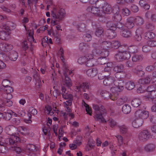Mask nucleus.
Instances as JSON below:
<instances>
[{
    "mask_svg": "<svg viewBox=\"0 0 156 156\" xmlns=\"http://www.w3.org/2000/svg\"><path fill=\"white\" fill-rule=\"evenodd\" d=\"M51 15L52 17L51 20V25L54 26L58 25L59 22L62 20L65 15V11L62 8L59 9L56 6L53 7V10L51 12Z\"/></svg>",
    "mask_w": 156,
    "mask_h": 156,
    "instance_id": "nucleus-1",
    "label": "nucleus"
},
{
    "mask_svg": "<svg viewBox=\"0 0 156 156\" xmlns=\"http://www.w3.org/2000/svg\"><path fill=\"white\" fill-rule=\"evenodd\" d=\"M93 108L94 110L95 115L94 117L97 119L96 121L101 119L102 123H105L106 121L103 116L106 114V110L104 106L101 104H93Z\"/></svg>",
    "mask_w": 156,
    "mask_h": 156,
    "instance_id": "nucleus-2",
    "label": "nucleus"
},
{
    "mask_svg": "<svg viewBox=\"0 0 156 156\" xmlns=\"http://www.w3.org/2000/svg\"><path fill=\"white\" fill-rule=\"evenodd\" d=\"M0 27L3 30L4 29L7 31L6 32L3 30L0 31V38L3 40H6L7 39V37L10 34L9 31L10 30V27L5 24L1 25Z\"/></svg>",
    "mask_w": 156,
    "mask_h": 156,
    "instance_id": "nucleus-3",
    "label": "nucleus"
},
{
    "mask_svg": "<svg viewBox=\"0 0 156 156\" xmlns=\"http://www.w3.org/2000/svg\"><path fill=\"white\" fill-rule=\"evenodd\" d=\"M131 55L128 51H125L123 53H119L116 54L115 57L118 61H121L124 60L129 59Z\"/></svg>",
    "mask_w": 156,
    "mask_h": 156,
    "instance_id": "nucleus-4",
    "label": "nucleus"
},
{
    "mask_svg": "<svg viewBox=\"0 0 156 156\" xmlns=\"http://www.w3.org/2000/svg\"><path fill=\"white\" fill-rule=\"evenodd\" d=\"M14 142L11 139L7 138L5 140H3L2 137H0V146H2L3 147L2 148L0 149L1 150H2L3 152H5V150L6 149H7L6 146L10 145V144H13Z\"/></svg>",
    "mask_w": 156,
    "mask_h": 156,
    "instance_id": "nucleus-5",
    "label": "nucleus"
},
{
    "mask_svg": "<svg viewBox=\"0 0 156 156\" xmlns=\"http://www.w3.org/2000/svg\"><path fill=\"white\" fill-rule=\"evenodd\" d=\"M135 115L136 118L141 119L143 120L147 119L148 117L149 113L147 111L139 109L136 112Z\"/></svg>",
    "mask_w": 156,
    "mask_h": 156,
    "instance_id": "nucleus-6",
    "label": "nucleus"
},
{
    "mask_svg": "<svg viewBox=\"0 0 156 156\" xmlns=\"http://www.w3.org/2000/svg\"><path fill=\"white\" fill-rule=\"evenodd\" d=\"M124 68V65L122 64H119L113 67V70L116 73L115 74V77L117 79H119L121 77L118 76L119 73H122Z\"/></svg>",
    "mask_w": 156,
    "mask_h": 156,
    "instance_id": "nucleus-7",
    "label": "nucleus"
},
{
    "mask_svg": "<svg viewBox=\"0 0 156 156\" xmlns=\"http://www.w3.org/2000/svg\"><path fill=\"white\" fill-rule=\"evenodd\" d=\"M150 135V133L147 130H143L139 134L138 138L140 140L145 141L149 139Z\"/></svg>",
    "mask_w": 156,
    "mask_h": 156,
    "instance_id": "nucleus-8",
    "label": "nucleus"
},
{
    "mask_svg": "<svg viewBox=\"0 0 156 156\" xmlns=\"http://www.w3.org/2000/svg\"><path fill=\"white\" fill-rule=\"evenodd\" d=\"M143 67L140 65L137 66L132 69V72L139 76L142 77L144 75V72L143 71Z\"/></svg>",
    "mask_w": 156,
    "mask_h": 156,
    "instance_id": "nucleus-9",
    "label": "nucleus"
},
{
    "mask_svg": "<svg viewBox=\"0 0 156 156\" xmlns=\"http://www.w3.org/2000/svg\"><path fill=\"white\" fill-rule=\"evenodd\" d=\"M114 85L119 88L121 92L124 89V81L121 80H117L114 81Z\"/></svg>",
    "mask_w": 156,
    "mask_h": 156,
    "instance_id": "nucleus-10",
    "label": "nucleus"
},
{
    "mask_svg": "<svg viewBox=\"0 0 156 156\" xmlns=\"http://www.w3.org/2000/svg\"><path fill=\"white\" fill-rule=\"evenodd\" d=\"M13 141L14 143L10 144V145L15 146L18 145V144L20 143H24L26 142L25 139H24L23 137L20 138L17 136H14L13 139L10 138Z\"/></svg>",
    "mask_w": 156,
    "mask_h": 156,
    "instance_id": "nucleus-11",
    "label": "nucleus"
},
{
    "mask_svg": "<svg viewBox=\"0 0 156 156\" xmlns=\"http://www.w3.org/2000/svg\"><path fill=\"white\" fill-rule=\"evenodd\" d=\"M142 29H138L136 31L135 35L133 37V40L136 41H140L142 38L141 36Z\"/></svg>",
    "mask_w": 156,
    "mask_h": 156,
    "instance_id": "nucleus-12",
    "label": "nucleus"
},
{
    "mask_svg": "<svg viewBox=\"0 0 156 156\" xmlns=\"http://www.w3.org/2000/svg\"><path fill=\"white\" fill-rule=\"evenodd\" d=\"M143 121V120L141 119L136 118L132 122V126L134 128H137L142 125Z\"/></svg>",
    "mask_w": 156,
    "mask_h": 156,
    "instance_id": "nucleus-13",
    "label": "nucleus"
},
{
    "mask_svg": "<svg viewBox=\"0 0 156 156\" xmlns=\"http://www.w3.org/2000/svg\"><path fill=\"white\" fill-rule=\"evenodd\" d=\"M98 73V69L97 68H92L88 69L86 74L88 76L91 77L95 76Z\"/></svg>",
    "mask_w": 156,
    "mask_h": 156,
    "instance_id": "nucleus-14",
    "label": "nucleus"
},
{
    "mask_svg": "<svg viewBox=\"0 0 156 156\" xmlns=\"http://www.w3.org/2000/svg\"><path fill=\"white\" fill-rule=\"evenodd\" d=\"M0 48L2 51H9L12 49L13 46L10 44H0Z\"/></svg>",
    "mask_w": 156,
    "mask_h": 156,
    "instance_id": "nucleus-15",
    "label": "nucleus"
},
{
    "mask_svg": "<svg viewBox=\"0 0 156 156\" xmlns=\"http://www.w3.org/2000/svg\"><path fill=\"white\" fill-rule=\"evenodd\" d=\"M144 58L143 55L137 54H134L132 57V60L133 62H137L142 61Z\"/></svg>",
    "mask_w": 156,
    "mask_h": 156,
    "instance_id": "nucleus-16",
    "label": "nucleus"
},
{
    "mask_svg": "<svg viewBox=\"0 0 156 156\" xmlns=\"http://www.w3.org/2000/svg\"><path fill=\"white\" fill-rule=\"evenodd\" d=\"M112 7L110 4L106 2L104 3L102 9L105 13L109 14L112 12Z\"/></svg>",
    "mask_w": 156,
    "mask_h": 156,
    "instance_id": "nucleus-17",
    "label": "nucleus"
},
{
    "mask_svg": "<svg viewBox=\"0 0 156 156\" xmlns=\"http://www.w3.org/2000/svg\"><path fill=\"white\" fill-rule=\"evenodd\" d=\"M14 112L11 110L8 111L7 112L3 113V119L6 120H9L13 115Z\"/></svg>",
    "mask_w": 156,
    "mask_h": 156,
    "instance_id": "nucleus-18",
    "label": "nucleus"
},
{
    "mask_svg": "<svg viewBox=\"0 0 156 156\" xmlns=\"http://www.w3.org/2000/svg\"><path fill=\"white\" fill-rule=\"evenodd\" d=\"M151 78L147 76L145 77L140 80V83L142 85L149 84L151 81Z\"/></svg>",
    "mask_w": 156,
    "mask_h": 156,
    "instance_id": "nucleus-19",
    "label": "nucleus"
},
{
    "mask_svg": "<svg viewBox=\"0 0 156 156\" xmlns=\"http://www.w3.org/2000/svg\"><path fill=\"white\" fill-rule=\"evenodd\" d=\"M87 10V11L95 14H98L100 11L99 9L97 6L95 7L92 5L89 6Z\"/></svg>",
    "mask_w": 156,
    "mask_h": 156,
    "instance_id": "nucleus-20",
    "label": "nucleus"
},
{
    "mask_svg": "<svg viewBox=\"0 0 156 156\" xmlns=\"http://www.w3.org/2000/svg\"><path fill=\"white\" fill-rule=\"evenodd\" d=\"M107 37L110 39H113L116 36V33L115 31L107 30L106 33Z\"/></svg>",
    "mask_w": 156,
    "mask_h": 156,
    "instance_id": "nucleus-21",
    "label": "nucleus"
},
{
    "mask_svg": "<svg viewBox=\"0 0 156 156\" xmlns=\"http://www.w3.org/2000/svg\"><path fill=\"white\" fill-rule=\"evenodd\" d=\"M156 35L153 32H148L144 34V38L147 40H151L155 38Z\"/></svg>",
    "mask_w": 156,
    "mask_h": 156,
    "instance_id": "nucleus-22",
    "label": "nucleus"
},
{
    "mask_svg": "<svg viewBox=\"0 0 156 156\" xmlns=\"http://www.w3.org/2000/svg\"><path fill=\"white\" fill-rule=\"evenodd\" d=\"M121 32L122 36L124 37L128 38L130 37L132 35L131 32L126 27L125 30H123Z\"/></svg>",
    "mask_w": 156,
    "mask_h": 156,
    "instance_id": "nucleus-23",
    "label": "nucleus"
},
{
    "mask_svg": "<svg viewBox=\"0 0 156 156\" xmlns=\"http://www.w3.org/2000/svg\"><path fill=\"white\" fill-rule=\"evenodd\" d=\"M125 25L126 28L127 27L129 29L132 28L134 26L133 20L131 18H128L127 19Z\"/></svg>",
    "mask_w": 156,
    "mask_h": 156,
    "instance_id": "nucleus-24",
    "label": "nucleus"
},
{
    "mask_svg": "<svg viewBox=\"0 0 156 156\" xmlns=\"http://www.w3.org/2000/svg\"><path fill=\"white\" fill-rule=\"evenodd\" d=\"M105 79L103 81V83L106 86H110L113 83H114V80L112 79V77L108 76L106 77Z\"/></svg>",
    "mask_w": 156,
    "mask_h": 156,
    "instance_id": "nucleus-25",
    "label": "nucleus"
},
{
    "mask_svg": "<svg viewBox=\"0 0 156 156\" xmlns=\"http://www.w3.org/2000/svg\"><path fill=\"white\" fill-rule=\"evenodd\" d=\"M18 57V53L17 52L12 51L10 52V55L9 56V59L13 61H16Z\"/></svg>",
    "mask_w": 156,
    "mask_h": 156,
    "instance_id": "nucleus-26",
    "label": "nucleus"
},
{
    "mask_svg": "<svg viewBox=\"0 0 156 156\" xmlns=\"http://www.w3.org/2000/svg\"><path fill=\"white\" fill-rule=\"evenodd\" d=\"M141 101L139 98H135L131 102L132 105L134 107H137L141 105Z\"/></svg>",
    "mask_w": 156,
    "mask_h": 156,
    "instance_id": "nucleus-27",
    "label": "nucleus"
},
{
    "mask_svg": "<svg viewBox=\"0 0 156 156\" xmlns=\"http://www.w3.org/2000/svg\"><path fill=\"white\" fill-rule=\"evenodd\" d=\"M122 111L124 114L129 113L131 111L130 106L128 104H125L122 107Z\"/></svg>",
    "mask_w": 156,
    "mask_h": 156,
    "instance_id": "nucleus-28",
    "label": "nucleus"
},
{
    "mask_svg": "<svg viewBox=\"0 0 156 156\" xmlns=\"http://www.w3.org/2000/svg\"><path fill=\"white\" fill-rule=\"evenodd\" d=\"M145 99H148L149 100H150L156 98V90H154L152 92L149 93L148 95L146 96H144Z\"/></svg>",
    "mask_w": 156,
    "mask_h": 156,
    "instance_id": "nucleus-29",
    "label": "nucleus"
},
{
    "mask_svg": "<svg viewBox=\"0 0 156 156\" xmlns=\"http://www.w3.org/2000/svg\"><path fill=\"white\" fill-rule=\"evenodd\" d=\"M116 30L120 31L121 32L123 30H125L126 28V26L125 24L122 23L121 22H118L116 24Z\"/></svg>",
    "mask_w": 156,
    "mask_h": 156,
    "instance_id": "nucleus-30",
    "label": "nucleus"
},
{
    "mask_svg": "<svg viewBox=\"0 0 156 156\" xmlns=\"http://www.w3.org/2000/svg\"><path fill=\"white\" fill-rule=\"evenodd\" d=\"M107 27L109 28L108 30H116V25L112 21H108L106 23Z\"/></svg>",
    "mask_w": 156,
    "mask_h": 156,
    "instance_id": "nucleus-31",
    "label": "nucleus"
},
{
    "mask_svg": "<svg viewBox=\"0 0 156 156\" xmlns=\"http://www.w3.org/2000/svg\"><path fill=\"white\" fill-rule=\"evenodd\" d=\"M101 47L105 50H107L111 46V43L110 42L104 41L101 44Z\"/></svg>",
    "mask_w": 156,
    "mask_h": 156,
    "instance_id": "nucleus-32",
    "label": "nucleus"
},
{
    "mask_svg": "<svg viewBox=\"0 0 156 156\" xmlns=\"http://www.w3.org/2000/svg\"><path fill=\"white\" fill-rule=\"evenodd\" d=\"M135 84L133 82L130 81L127 82L125 84L126 88L128 90H131L135 87Z\"/></svg>",
    "mask_w": 156,
    "mask_h": 156,
    "instance_id": "nucleus-33",
    "label": "nucleus"
},
{
    "mask_svg": "<svg viewBox=\"0 0 156 156\" xmlns=\"http://www.w3.org/2000/svg\"><path fill=\"white\" fill-rule=\"evenodd\" d=\"M155 148V146L153 144H150L146 145L145 147V150L147 152L153 151Z\"/></svg>",
    "mask_w": 156,
    "mask_h": 156,
    "instance_id": "nucleus-34",
    "label": "nucleus"
},
{
    "mask_svg": "<svg viewBox=\"0 0 156 156\" xmlns=\"http://www.w3.org/2000/svg\"><path fill=\"white\" fill-rule=\"evenodd\" d=\"M97 62L99 64L104 65L108 62V59L107 58H104L101 56L98 58Z\"/></svg>",
    "mask_w": 156,
    "mask_h": 156,
    "instance_id": "nucleus-35",
    "label": "nucleus"
},
{
    "mask_svg": "<svg viewBox=\"0 0 156 156\" xmlns=\"http://www.w3.org/2000/svg\"><path fill=\"white\" fill-rule=\"evenodd\" d=\"M77 87V89L79 90L80 88H82L83 91L86 92L85 89H89L90 86L88 83L85 82L82 83L79 87Z\"/></svg>",
    "mask_w": 156,
    "mask_h": 156,
    "instance_id": "nucleus-36",
    "label": "nucleus"
},
{
    "mask_svg": "<svg viewBox=\"0 0 156 156\" xmlns=\"http://www.w3.org/2000/svg\"><path fill=\"white\" fill-rule=\"evenodd\" d=\"M128 52L130 54H132L134 55L136 53L138 52V50L136 47L134 46H131L128 48Z\"/></svg>",
    "mask_w": 156,
    "mask_h": 156,
    "instance_id": "nucleus-37",
    "label": "nucleus"
},
{
    "mask_svg": "<svg viewBox=\"0 0 156 156\" xmlns=\"http://www.w3.org/2000/svg\"><path fill=\"white\" fill-rule=\"evenodd\" d=\"M26 147V150H27L28 152H30V151H36L37 150V149L36 148L35 146L31 144H27Z\"/></svg>",
    "mask_w": 156,
    "mask_h": 156,
    "instance_id": "nucleus-38",
    "label": "nucleus"
},
{
    "mask_svg": "<svg viewBox=\"0 0 156 156\" xmlns=\"http://www.w3.org/2000/svg\"><path fill=\"white\" fill-rule=\"evenodd\" d=\"M156 70V62H155L153 65L147 66L146 68V70L147 71L151 73Z\"/></svg>",
    "mask_w": 156,
    "mask_h": 156,
    "instance_id": "nucleus-39",
    "label": "nucleus"
},
{
    "mask_svg": "<svg viewBox=\"0 0 156 156\" xmlns=\"http://www.w3.org/2000/svg\"><path fill=\"white\" fill-rule=\"evenodd\" d=\"M93 47L94 48L93 51L97 54H99L101 53V47L99 44L96 43H94L93 44Z\"/></svg>",
    "mask_w": 156,
    "mask_h": 156,
    "instance_id": "nucleus-40",
    "label": "nucleus"
},
{
    "mask_svg": "<svg viewBox=\"0 0 156 156\" xmlns=\"http://www.w3.org/2000/svg\"><path fill=\"white\" fill-rule=\"evenodd\" d=\"M101 97L105 99L109 98L110 95L109 92L105 90H102L100 92Z\"/></svg>",
    "mask_w": 156,
    "mask_h": 156,
    "instance_id": "nucleus-41",
    "label": "nucleus"
},
{
    "mask_svg": "<svg viewBox=\"0 0 156 156\" xmlns=\"http://www.w3.org/2000/svg\"><path fill=\"white\" fill-rule=\"evenodd\" d=\"M9 95L10 96V98H8V97H7L6 100H4L3 102L6 106L10 107L12 105L13 103L10 100L12 98V96L11 94H9Z\"/></svg>",
    "mask_w": 156,
    "mask_h": 156,
    "instance_id": "nucleus-42",
    "label": "nucleus"
},
{
    "mask_svg": "<svg viewBox=\"0 0 156 156\" xmlns=\"http://www.w3.org/2000/svg\"><path fill=\"white\" fill-rule=\"evenodd\" d=\"M134 22L137 25L140 26L144 23V20L140 16H137L134 19Z\"/></svg>",
    "mask_w": 156,
    "mask_h": 156,
    "instance_id": "nucleus-43",
    "label": "nucleus"
},
{
    "mask_svg": "<svg viewBox=\"0 0 156 156\" xmlns=\"http://www.w3.org/2000/svg\"><path fill=\"white\" fill-rule=\"evenodd\" d=\"M103 31L104 30L102 27H97L96 29L95 34L98 37L103 35Z\"/></svg>",
    "mask_w": 156,
    "mask_h": 156,
    "instance_id": "nucleus-44",
    "label": "nucleus"
},
{
    "mask_svg": "<svg viewBox=\"0 0 156 156\" xmlns=\"http://www.w3.org/2000/svg\"><path fill=\"white\" fill-rule=\"evenodd\" d=\"M145 28L149 31L153 30L154 29V24L151 23H146L145 24Z\"/></svg>",
    "mask_w": 156,
    "mask_h": 156,
    "instance_id": "nucleus-45",
    "label": "nucleus"
},
{
    "mask_svg": "<svg viewBox=\"0 0 156 156\" xmlns=\"http://www.w3.org/2000/svg\"><path fill=\"white\" fill-rule=\"evenodd\" d=\"M112 19L114 22H118L121 20L122 17L119 13L117 14L113 15Z\"/></svg>",
    "mask_w": 156,
    "mask_h": 156,
    "instance_id": "nucleus-46",
    "label": "nucleus"
},
{
    "mask_svg": "<svg viewBox=\"0 0 156 156\" xmlns=\"http://www.w3.org/2000/svg\"><path fill=\"white\" fill-rule=\"evenodd\" d=\"M65 81L64 84L68 87H70L72 86V83L71 80L68 76H65Z\"/></svg>",
    "mask_w": 156,
    "mask_h": 156,
    "instance_id": "nucleus-47",
    "label": "nucleus"
},
{
    "mask_svg": "<svg viewBox=\"0 0 156 156\" xmlns=\"http://www.w3.org/2000/svg\"><path fill=\"white\" fill-rule=\"evenodd\" d=\"M77 28L78 30L80 32H85L86 30V25L83 23H80L78 25Z\"/></svg>",
    "mask_w": 156,
    "mask_h": 156,
    "instance_id": "nucleus-48",
    "label": "nucleus"
},
{
    "mask_svg": "<svg viewBox=\"0 0 156 156\" xmlns=\"http://www.w3.org/2000/svg\"><path fill=\"white\" fill-rule=\"evenodd\" d=\"M120 132L121 133L125 134L127 133L128 130V127L125 125L119 126Z\"/></svg>",
    "mask_w": 156,
    "mask_h": 156,
    "instance_id": "nucleus-49",
    "label": "nucleus"
},
{
    "mask_svg": "<svg viewBox=\"0 0 156 156\" xmlns=\"http://www.w3.org/2000/svg\"><path fill=\"white\" fill-rule=\"evenodd\" d=\"M127 98H119L116 101V104L119 106H120L122 105L124 103L127 101Z\"/></svg>",
    "mask_w": 156,
    "mask_h": 156,
    "instance_id": "nucleus-50",
    "label": "nucleus"
},
{
    "mask_svg": "<svg viewBox=\"0 0 156 156\" xmlns=\"http://www.w3.org/2000/svg\"><path fill=\"white\" fill-rule=\"evenodd\" d=\"M120 46V43L118 41H113V43H111V47L114 49L118 48Z\"/></svg>",
    "mask_w": 156,
    "mask_h": 156,
    "instance_id": "nucleus-51",
    "label": "nucleus"
},
{
    "mask_svg": "<svg viewBox=\"0 0 156 156\" xmlns=\"http://www.w3.org/2000/svg\"><path fill=\"white\" fill-rule=\"evenodd\" d=\"M88 58H87V57L86 56H84L83 57H82L78 59V62L80 64H83L85 63L87 61V59Z\"/></svg>",
    "mask_w": 156,
    "mask_h": 156,
    "instance_id": "nucleus-52",
    "label": "nucleus"
},
{
    "mask_svg": "<svg viewBox=\"0 0 156 156\" xmlns=\"http://www.w3.org/2000/svg\"><path fill=\"white\" fill-rule=\"evenodd\" d=\"M147 44L149 47L153 48L156 47V41L149 40L147 41Z\"/></svg>",
    "mask_w": 156,
    "mask_h": 156,
    "instance_id": "nucleus-53",
    "label": "nucleus"
},
{
    "mask_svg": "<svg viewBox=\"0 0 156 156\" xmlns=\"http://www.w3.org/2000/svg\"><path fill=\"white\" fill-rule=\"evenodd\" d=\"M109 98L112 100L115 101L119 97V94L118 93H110Z\"/></svg>",
    "mask_w": 156,
    "mask_h": 156,
    "instance_id": "nucleus-54",
    "label": "nucleus"
},
{
    "mask_svg": "<svg viewBox=\"0 0 156 156\" xmlns=\"http://www.w3.org/2000/svg\"><path fill=\"white\" fill-rule=\"evenodd\" d=\"M83 38L85 42H89L91 40L92 37L91 35L86 34L83 35Z\"/></svg>",
    "mask_w": 156,
    "mask_h": 156,
    "instance_id": "nucleus-55",
    "label": "nucleus"
},
{
    "mask_svg": "<svg viewBox=\"0 0 156 156\" xmlns=\"http://www.w3.org/2000/svg\"><path fill=\"white\" fill-rule=\"evenodd\" d=\"M62 97L66 100L73 99V95L68 94L67 93L62 94Z\"/></svg>",
    "mask_w": 156,
    "mask_h": 156,
    "instance_id": "nucleus-56",
    "label": "nucleus"
},
{
    "mask_svg": "<svg viewBox=\"0 0 156 156\" xmlns=\"http://www.w3.org/2000/svg\"><path fill=\"white\" fill-rule=\"evenodd\" d=\"M105 3L101 0H98L96 4V6L99 9V8L103 9L104 5Z\"/></svg>",
    "mask_w": 156,
    "mask_h": 156,
    "instance_id": "nucleus-57",
    "label": "nucleus"
},
{
    "mask_svg": "<svg viewBox=\"0 0 156 156\" xmlns=\"http://www.w3.org/2000/svg\"><path fill=\"white\" fill-rule=\"evenodd\" d=\"M112 12L113 15L119 13V8L118 5H115L112 8Z\"/></svg>",
    "mask_w": 156,
    "mask_h": 156,
    "instance_id": "nucleus-58",
    "label": "nucleus"
},
{
    "mask_svg": "<svg viewBox=\"0 0 156 156\" xmlns=\"http://www.w3.org/2000/svg\"><path fill=\"white\" fill-rule=\"evenodd\" d=\"M14 146L13 150L15 151L17 154H19L22 152L23 150L20 147H17L18 146L16 145Z\"/></svg>",
    "mask_w": 156,
    "mask_h": 156,
    "instance_id": "nucleus-59",
    "label": "nucleus"
},
{
    "mask_svg": "<svg viewBox=\"0 0 156 156\" xmlns=\"http://www.w3.org/2000/svg\"><path fill=\"white\" fill-rule=\"evenodd\" d=\"M130 10L127 8H125L122 10V14L125 16H128L130 14Z\"/></svg>",
    "mask_w": 156,
    "mask_h": 156,
    "instance_id": "nucleus-60",
    "label": "nucleus"
},
{
    "mask_svg": "<svg viewBox=\"0 0 156 156\" xmlns=\"http://www.w3.org/2000/svg\"><path fill=\"white\" fill-rule=\"evenodd\" d=\"M5 88L4 89V91H5L7 94H11L10 93H12L13 91V90L12 87L9 85L5 87Z\"/></svg>",
    "mask_w": 156,
    "mask_h": 156,
    "instance_id": "nucleus-61",
    "label": "nucleus"
},
{
    "mask_svg": "<svg viewBox=\"0 0 156 156\" xmlns=\"http://www.w3.org/2000/svg\"><path fill=\"white\" fill-rule=\"evenodd\" d=\"M145 89L144 88V87L141 85H140L138 87L136 91L138 93H143L144 92Z\"/></svg>",
    "mask_w": 156,
    "mask_h": 156,
    "instance_id": "nucleus-62",
    "label": "nucleus"
},
{
    "mask_svg": "<svg viewBox=\"0 0 156 156\" xmlns=\"http://www.w3.org/2000/svg\"><path fill=\"white\" fill-rule=\"evenodd\" d=\"M130 9L133 12H137L139 10L138 6L135 4H132L131 6Z\"/></svg>",
    "mask_w": 156,
    "mask_h": 156,
    "instance_id": "nucleus-63",
    "label": "nucleus"
},
{
    "mask_svg": "<svg viewBox=\"0 0 156 156\" xmlns=\"http://www.w3.org/2000/svg\"><path fill=\"white\" fill-rule=\"evenodd\" d=\"M10 81L7 79L4 80L2 82V85L5 87L9 86L10 84Z\"/></svg>",
    "mask_w": 156,
    "mask_h": 156,
    "instance_id": "nucleus-64",
    "label": "nucleus"
}]
</instances>
